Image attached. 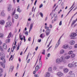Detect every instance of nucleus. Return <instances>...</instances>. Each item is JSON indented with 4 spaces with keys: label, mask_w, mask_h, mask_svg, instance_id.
Segmentation results:
<instances>
[{
    "label": "nucleus",
    "mask_w": 77,
    "mask_h": 77,
    "mask_svg": "<svg viewBox=\"0 0 77 77\" xmlns=\"http://www.w3.org/2000/svg\"><path fill=\"white\" fill-rule=\"evenodd\" d=\"M62 37V36H61L60 37L59 40L58 41V42L57 43L55 47V49H56V48H57L58 46H59V45H60V39H61Z\"/></svg>",
    "instance_id": "nucleus-1"
},
{
    "label": "nucleus",
    "mask_w": 77,
    "mask_h": 77,
    "mask_svg": "<svg viewBox=\"0 0 77 77\" xmlns=\"http://www.w3.org/2000/svg\"><path fill=\"white\" fill-rule=\"evenodd\" d=\"M8 39H7L5 41V43H9V42H10V33H9V35H8Z\"/></svg>",
    "instance_id": "nucleus-2"
},
{
    "label": "nucleus",
    "mask_w": 77,
    "mask_h": 77,
    "mask_svg": "<svg viewBox=\"0 0 77 77\" xmlns=\"http://www.w3.org/2000/svg\"><path fill=\"white\" fill-rule=\"evenodd\" d=\"M57 75H58V77H62V76H63V74L61 72H59L57 73Z\"/></svg>",
    "instance_id": "nucleus-3"
},
{
    "label": "nucleus",
    "mask_w": 77,
    "mask_h": 77,
    "mask_svg": "<svg viewBox=\"0 0 77 77\" xmlns=\"http://www.w3.org/2000/svg\"><path fill=\"white\" fill-rule=\"evenodd\" d=\"M50 29L47 30L45 31V33L47 35V36H48L50 35Z\"/></svg>",
    "instance_id": "nucleus-4"
},
{
    "label": "nucleus",
    "mask_w": 77,
    "mask_h": 77,
    "mask_svg": "<svg viewBox=\"0 0 77 77\" xmlns=\"http://www.w3.org/2000/svg\"><path fill=\"white\" fill-rule=\"evenodd\" d=\"M64 58V56H62L59 59L60 61V62H63Z\"/></svg>",
    "instance_id": "nucleus-5"
},
{
    "label": "nucleus",
    "mask_w": 77,
    "mask_h": 77,
    "mask_svg": "<svg viewBox=\"0 0 77 77\" xmlns=\"http://www.w3.org/2000/svg\"><path fill=\"white\" fill-rule=\"evenodd\" d=\"M0 15L1 17L5 16V14L4 13V11H2L1 12V13L0 14Z\"/></svg>",
    "instance_id": "nucleus-6"
},
{
    "label": "nucleus",
    "mask_w": 77,
    "mask_h": 77,
    "mask_svg": "<svg viewBox=\"0 0 77 77\" xmlns=\"http://www.w3.org/2000/svg\"><path fill=\"white\" fill-rule=\"evenodd\" d=\"M72 65L74 67H75L77 66V64L76 62H73L72 63Z\"/></svg>",
    "instance_id": "nucleus-7"
},
{
    "label": "nucleus",
    "mask_w": 77,
    "mask_h": 77,
    "mask_svg": "<svg viewBox=\"0 0 77 77\" xmlns=\"http://www.w3.org/2000/svg\"><path fill=\"white\" fill-rule=\"evenodd\" d=\"M3 47L4 50L7 49V45L5 43H4L3 45Z\"/></svg>",
    "instance_id": "nucleus-8"
},
{
    "label": "nucleus",
    "mask_w": 77,
    "mask_h": 77,
    "mask_svg": "<svg viewBox=\"0 0 77 77\" xmlns=\"http://www.w3.org/2000/svg\"><path fill=\"white\" fill-rule=\"evenodd\" d=\"M45 76V77H49L50 76V73L48 72H46Z\"/></svg>",
    "instance_id": "nucleus-9"
},
{
    "label": "nucleus",
    "mask_w": 77,
    "mask_h": 77,
    "mask_svg": "<svg viewBox=\"0 0 77 77\" xmlns=\"http://www.w3.org/2000/svg\"><path fill=\"white\" fill-rule=\"evenodd\" d=\"M0 64L3 68H5V64L4 63H3V62H1Z\"/></svg>",
    "instance_id": "nucleus-10"
},
{
    "label": "nucleus",
    "mask_w": 77,
    "mask_h": 77,
    "mask_svg": "<svg viewBox=\"0 0 77 77\" xmlns=\"http://www.w3.org/2000/svg\"><path fill=\"white\" fill-rule=\"evenodd\" d=\"M76 36H77V34L74 32L72 33L71 35V36L72 37H75Z\"/></svg>",
    "instance_id": "nucleus-11"
},
{
    "label": "nucleus",
    "mask_w": 77,
    "mask_h": 77,
    "mask_svg": "<svg viewBox=\"0 0 77 77\" xmlns=\"http://www.w3.org/2000/svg\"><path fill=\"white\" fill-rule=\"evenodd\" d=\"M70 44L71 45H74L75 44V41L74 40H72L70 42Z\"/></svg>",
    "instance_id": "nucleus-12"
},
{
    "label": "nucleus",
    "mask_w": 77,
    "mask_h": 77,
    "mask_svg": "<svg viewBox=\"0 0 77 77\" xmlns=\"http://www.w3.org/2000/svg\"><path fill=\"white\" fill-rule=\"evenodd\" d=\"M0 59L2 60L4 63H5L6 62V60H5V59L3 57H1L0 58Z\"/></svg>",
    "instance_id": "nucleus-13"
},
{
    "label": "nucleus",
    "mask_w": 77,
    "mask_h": 77,
    "mask_svg": "<svg viewBox=\"0 0 77 77\" xmlns=\"http://www.w3.org/2000/svg\"><path fill=\"white\" fill-rule=\"evenodd\" d=\"M56 63H60L59 59L57 58L56 60Z\"/></svg>",
    "instance_id": "nucleus-14"
},
{
    "label": "nucleus",
    "mask_w": 77,
    "mask_h": 77,
    "mask_svg": "<svg viewBox=\"0 0 77 77\" xmlns=\"http://www.w3.org/2000/svg\"><path fill=\"white\" fill-rule=\"evenodd\" d=\"M39 69V66L38 65H37L35 69V71H38Z\"/></svg>",
    "instance_id": "nucleus-15"
},
{
    "label": "nucleus",
    "mask_w": 77,
    "mask_h": 77,
    "mask_svg": "<svg viewBox=\"0 0 77 77\" xmlns=\"http://www.w3.org/2000/svg\"><path fill=\"white\" fill-rule=\"evenodd\" d=\"M10 26V22H8L7 23L6 26H5L6 27H9Z\"/></svg>",
    "instance_id": "nucleus-16"
},
{
    "label": "nucleus",
    "mask_w": 77,
    "mask_h": 77,
    "mask_svg": "<svg viewBox=\"0 0 77 77\" xmlns=\"http://www.w3.org/2000/svg\"><path fill=\"white\" fill-rule=\"evenodd\" d=\"M77 14V12L73 15L72 17L70 20V22H71V21H72V18H74V16H75V15H76Z\"/></svg>",
    "instance_id": "nucleus-17"
},
{
    "label": "nucleus",
    "mask_w": 77,
    "mask_h": 77,
    "mask_svg": "<svg viewBox=\"0 0 77 77\" xmlns=\"http://www.w3.org/2000/svg\"><path fill=\"white\" fill-rule=\"evenodd\" d=\"M41 58H40L39 59V63H40V64L39 65V67H41L42 66V62H41Z\"/></svg>",
    "instance_id": "nucleus-18"
},
{
    "label": "nucleus",
    "mask_w": 77,
    "mask_h": 77,
    "mask_svg": "<svg viewBox=\"0 0 77 77\" xmlns=\"http://www.w3.org/2000/svg\"><path fill=\"white\" fill-rule=\"evenodd\" d=\"M0 56L2 57H5V54L2 52H0Z\"/></svg>",
    "instance_id": "nucleus-19"
},
{
    "label": "nucleus",
    "mask_w": 77,
    "mask_h": 77,
    "mask_svg": "<svg viewBox=\"0 0 77 77\" xmlns=\"http://www.w3.org/2000/svg\"><path fill=\"white\" fill-rule=\"evenodd\" d=\"M0 24H1V25H3L5 24V21L4 20H2L0 22Z\"/></svg>",
    "instance_id": "nucleus-20"
},
{
    "label": "nucleus",
    "mask_w": 77,
    "mask_h": 77,
    "mask_svg": "<svg viewBox=\"0 0 77 77\" xmlns=\"http://www.w3.org/2000/svg\"><path fill=\"white\" fill-rule=\"evenodd\" d=\"M68 66L69 67V68H71V67H72V66H72V63L69 64L68 65Z\"/></svg>",
    "instance_id": "nucleus-21"
},
{
    "label": "nucleus",
    "mask_w": 77,
    "mask_h": 77,
    "mask_svg": "<svg viewBox=\"0 0 77 77\" xmlns=\"http://www.w3.org/2000/svg\"><path fill=\"white\" fill-rule=\"evenodd\" d=\"M32 27H33V24L31 23V24L30 26L29 31H30V30H32Z\"/></svg>",
    "instance_id": "nucleus-22"
},
{
    "label": "nucleus",
    "mask_w": 77,
    "mask_h": 77,
    "mask_svg": "<svg viewBox=\"0 0 77 77\" xmlns=\"http://www.w3.org/2000/svg\"><path fill=\"white\" fill-rule=\"evenodd\" d=\"M75 56V54H73L70 56L71 58H74Z\"/></svg>",
    "instance_id": "nucleus-23"
},
{
    "label": "nucleus",
    "mask_w": 77,
    "mask_h": 77,
    "mask_svg": "<svg viewBox=\"0 0 77 77\" xmlns=\"http://www.w3.org/2000/svg\"><path fill=\"white\" fill-rule=\"evenodd\" d=\"M69 75H71L74 74V73H73V72L72 71H70L69 73Z\"/></svg>",
    "instance_id": "nucleus-24"
},
{
    "label": "nucleus",
    "mask_w": 77,
    "mask_h": 77,
    "mask_svg": "<svg viewBox=\"0 0 77 77\" xmlns=\"http://www.w3.org/2000/svg\"><path fill=\"white\" fill-rule=\"evenodd\" d=\"M14 17L15 19H17L18 18V16L17 14H15L14 15Z\"/></svg>",
    "instance_id": "nucleus-25"
},
{
    "label": "nucleus",
    "mask_w": 77,
    "mask_h": 77,
    "mask_svg": "<svg viewBox=\"0 0 77 77\" xmlns=\"http://www.w3.org/2000/svg\"><path fill=\"white\" fill-rule=\"evenodd\" d=\"M64 72H68V69H64Z\"/></svg>",
    "instance_id": "nucleus-26"
},
{
    "label": "nucleus",
    "mask_w": 77,
    "mask_h": 77,
    "mask_svg": "<svg viewBox=\"0 0 77 77\" xmlns=\"http://www.w3.org/2000/svg\"><path fill=\"white\" fill-rule=\"evenodd\" d=\"M0 38H3V34L2 33H0Z\"/></svg>",
    "instance_id": "nucleus-27"
},
{
    "label": "nucleus",
    "mask_w": 77,
    "mask_h": 77,
    "mask_svg": "<svg viewBox=\"0 0 77 77\" xmlns=\"http://www.w3.org/2000/svg\"><path fill=\"white\" fill-rule=\"evenodd\" d=\"M70 58V56L69 55H67L66 57V59H69Z\"/></svg>",
    "instance_id": "nucleus-28"
},
{
    "label": "nucleus",
    "mask_w": 77,
    "mask_h": 77,
    "mask_svg": "<svg viewBox=\"0 0 77 77\" xmlns=\"http://www.w3.org/2000/svg\"><path fill=\"white\" fill-rule=\"evenodd\" d=\"M65 52V51L63 50H61L60 51V54H63Z\"/></svg>",
    "instance_id": "nucleus-29"
},
{
    "label": "nucleus",
    "mask_w": 77,
    "mask_h": 77,
    "mask_svg": "<svg viewBox=\"0 0 77 77\" xmlns=\"http://www.w3.org/2000/svg\"><path fill=\"white\" fill-rule=\"evenodd\" d=\"M3 72V69L2 68H0V73H2Z\"/></svg>",
    "instance_id": "nucleus-30"
},
{
    "label": "nucleus",
    "mask_w": 77,
    "mask_h": 77,
    "mask_svg": "<svg viewBox=\"0 0 77 77\" xmlns=\"http://www.w3.org/2000/svg\"><path fill=\"white\" fill-rule=\"evenodd\" d=\"M72 53H73V51H69V55L71 54H72Z\"/></svg>",
    "instance_id": "nucleus-31"
},
{
    "label": "nucleus",
    "mask_w": 77,
    "mask_h": 77,
    "mask_svg": "<svg viewBox=\"0 0 77 77\" xmlns=\"http://www.w3.org/2000/svg\"><path fill=\"white\" fill-rule=\"evenodd\" d=\"M0 50L2 51H3V47L2 46H0Z\"/></svg>",
    "instance_id": "nucleus-32"
},
{
    "label": "nucleus",
    "mask_w": 77,
    "mask_h": 77,
    "mask_svg": "<svg viewBox=\"0 0 77 77\" xmlns=\"http://www.w3.org/2000/svg\"><path fill=\"white\" fill-rule=\"evenodd\" d=\"M45 49H43V52L42 53V54H45Z\"/></svg>",
    "instance_id": "nucleus-33"
},
{
    "label": "nucleus",
    "mask_w": 77,
    "mask_h": 77,
    "mask_svg": "<svg viewBox=\"0 0 77 77\" xmlns=\"http://www.w3.org/2000/svg\"><path fill=\"white\" fill-rule=\"evenodd\" d=\"M63 47L64 48L66 49L68 47V45H64L63 46Z\"/></svg>",
    "instance_id": "nucleus-34"
},
{
    "label": "nucleus",
    "mask_w": 77,
    "mask_h": 77,
    "mask_svg": "<svg viewBox=\"0 0 77 77\" xmlns=\"http://www.w3.org/2000/svg\"><path fill=\"white\" fill-rule=\"evenodd\" d=\"M70 77H75V75L74 74H72V75H70L69 76Z\"/></svg>",
    "instance_id": "nucleus-35"
},
{
    "label": "nucleus",
    "mask_w": 77,
    "mask_h": 77,
    "mask_svg": "<svg viewBox=\"0 0 77 77\" xmlns=\"http://www.w3.org/2000/svg\"><path fill=\"white\" fill-rule=\"evenodd\" d=\"M45 29H46V30H49V27L47 26H45Z\"/></svg>",
    "instance_id": "nucleus-36"
},
{
    "label": "nucleus",
    "mask_w": 77,
    "mask_h": 77,
    "mask_svg": "<svg viewBox=\"0 0 77 77\" xmlns=\"http://www.w3.org/2000/svg\"><path fill=\"white\" fill-rule=\"evenodd\" d=\"M76 21H77L76 20H74L73 21V22L72 23V25H74V24H75V22H76Z\"/></svg>",
    "instance_id": "nucleus-37"
},
{
    "label": "nucleus",
    "mask_w": 77,
    "mask_h": 77,
    "mask_svg": "<svg viewBox=\"0 0 77 77\" xmlns=\"http://www.w3.org/2000/svg\"><path fill=\"white\" fill-rule=\"evenodd\" d=\"M48 70L49 71H51L52 70V68H51V67H49L48 69Z\"/></svg>",
    "instance_id": "nucleus-38"
},
{
    "label": "nucleus",
    "mask_w": 77,
    "mask_h": 77,
    "mask_svg": "<svg viewBox=\"0 0 77 77\" xmlns=\"http://www.w3.org/2000/svg\"><path fill=\"white\" fill-rule=\"evenodd\" d=\"M15 46H13V50L12 51L11 50V51L13 52L14 51V50H15Z\"/></svg>",
    "instance_id": "nucleus-39"
},
{
    "label": "nucleus",
    "mask_w": 77,
    "mask_h": 77,
    "mask_svg": "<svg viewBox=\"0 0 77 77\" xmlns=\"http://www.w3.org/2000/svg\"><path fill=\"white\" fill-rule=\"evenodd\" d=\"M74 5H75V2H74L73 4L72 5V7L69 9V10H70V9H71V8H72V7H73V6H74Z\"/></svg>",
    "instance_id": "nucleus-40"
},
{
    "label": "nucleus",
    "mask_w": 77,
    "mask_h": 77,
    "mask_svg": "<svg viewBox=\"0 0 77 77\" xmlns=\"http://www.w3.org/2000/svg\"><path fill=\"white\" fill-rule=\"evenodd\" d=\"M40 15H41V17H42V18H43V14H42V13L40 12Z\"/></svg>",
    "instance_id": "nucleus-41"
},
{
    "label": "nucleus",
    "mask_w": 77,
    "mask_h": 77,
    "mask_svg": "<svg viewBox=\"0 0 77 77\" xmlns=\"http://www.w3.org/2000/svg\"><path fill=\"white\" fill-rule=\"evenodd\" d=\"M13 69H14V66H11L10 67V69H12V71Z\"/></svg>",
    "instance_id": "nucleus-42"
},
{
    "label": "nucleus",
    "mask_w": 77,
    "mask_h": 77,
    "mask_svg": "<svg viewBox=\"0 0 77 77\" xmlns=\"http://www.w3.org/2000/svg\"><path fill=\"white\" fill-rule=\"evenodd\" d=\"M15 14V10H14V11L12 13V15H14Z\"/></svg>",
    "instance_id": "nucleus-43"
},
{
    "label": "nucleus",
    "mask_w": 77,
    "mask_h": 77,
    "mask_svg": "<svg viewBox=\"0 0 77 77\" xmlns=\"http://www.w3.org/2000/svg\"><path fill=\"white\" fill-rule=\"evenodd\" d=\"M10 37H11V38H12V37H13V35L12 34L11 32L10 33Z\"/></svg>",
    "instance_id": "nucleus-44"
},
{
    "label": "nucleus",
    "mask_w": 77,
    "mask_h": 77,
    "mask_svg": "<svg viewBox=\"0 0 77 77\" xmlns=\"http://www.w3.org/2000/svg\"><path fill=\"white\" fill-rule=\"evenodd\" d=\"M19 48H20V45H18L17 48V50H19Z\"/></svg>",
    "instance_id": "nucleus-45"
},
{
    "label": "nucleus",
    "mask_w": 77,
    "mask_h": 77,
    "mask_svg": "<svg viewBox=\"0 0 77 77\" xmlns=\"http://www.w3.org/2000/svg\"><path fill=\"white\" fill-rule=\"evenodd\" d=\"M23 40L24 41V42H26V39H25V36H23Z\"/></svg>",
    "instance_id": "nucleus-46"
},
{
    "label": "nucleus",
    "mask_w": 77,
    "mask_h": 77,
    "mask_svg": "<svg viewBox=\"0 0 77 77\" xmlns=\"http://www.w3.org/2000/svg\"><path fill=\"white\" fill-rule=\"evenodd\" d=\"M43 6V5H42V4L41 5H40L39 6V8H42Z\"/></svg>",
    "instance_id": "nucleus-47"
},
{
    "label": "nucleus",
    "mask_w": 77,
    "mask_h": 77,
    "mask_svg": "<svg viewBox=\"0 0 77 77\" xmlns=\"http://www.w3.org/2000/svg\"><path fill=\"white\" fill-rule=\"evenodd\" d=\"M34 76L35 77H38V76H39V75L38 74H35L34 75Z\"/></svg>",
    "instance_id": "nucleus-48"
},
{
    "label": "nucleus",
    "mask_w": 77,
    "mask_h": 77,
    "mask_svg": "<svg viewBox=\"0 0 77 77\" xmlns=\"http://www.w3.org/2000/svg\"><path fill=\"white\" fill-rule=\"evenodd\" d=\"M49 27L51 28V29H52V25L50 24L49 26Z\"/></svg>",
    "instance_id": "nucleus-49"
},
{
    "label": "nucleus",
    "mask_w": 77,
    "mask_h": 77,
    "mask_svg": "<svg viewBox=\"0 0 77 77\" xmlns=\"http://www.w3.org/2000/svg\"><path fill=\"white\" fill-rule=\"evenodd\" d=\"M51 48V46H50L49 47V48L48 49L47 51H48L50 50V48Z\"/></svg>",
    "instance_id": "nucleus-50"
},
{
    "label": "nucleus",
    "mask_w": 77,
    "mask_h": 77,
    "mask_svg": "<svg viewBox=\"0 0 77 77\" xmlns=\"http://www.w3.org/2000/svg\"><path fill=\"white\" fill-rule=\"evenodd\" d=\"M62 21H61L59 23V26L62 25Z\"/></svg>",
    "instance_id": "nucleus-51"
},
{
    "label": "nucleus",
    "mask_w": 77,
    "mask_h": 77,
    "mask_svg": "<svg viewBox=\"0 0 77 77\" xmlns=\"http://www.w3.org/2000/svg\"><path fill=\"white\" fill-rule=\"evenodd\" d=\"M50 56V53L48 54L47 57H49Z\"/></svg>",
    "instance_id": "nucleus-52"
},
{
    "label": "nucleus",
    "mask_w": 77,
    "mask_h": 77,
    "mask_svg": "<svg viewBox=\"0 0 77 77\" xmlns=\"http://www.w3.org/2000/svg\"><path fill=\"white\" fill-rule=\"evenodd\" d=\"M43 35V34H41L40 36V38H42V37H43V36H42Z\"/></svg>",
    "instance_id": "nucleus-53"
},
{
    "label": "nucleus",
    "mask_w": 77,
    "mask_h": 77,
    "mask_svg": "<svg viewBox=\"0 0 77 77\" xmlns=\"http://www.w3.org/2000/svg\"><path fill=\"white\" fill-rule=\"evenodd\" d=\"M38 47L37 46L36 47V48H35V51H37V50H38Z\"/></svg>",
    "instance_id": "nucleus-54"
},
{
    "label": "nucleus",
    "mask_w": 77,
    "mask_h": 77,
    "mask_svg": "<svg viewBox=\"0 0 77 77\" xmlns=\"http://www.w3.org/2000/svg\"><path fill=\"white\" fill-rule=\"evenodd\" d=\"M30 59H29L27 61V63H29L30 62Z\"/></svg>",
    "instance_id": "nucleus-55"
},
{
    "label": "nucleus",
    "mask_w": 77,
    "mask_h": 77,
    "mask_svg": "<svg viewBox=\"0 0 77 77\" xmlns=\"http://www.w3.org/2000/svg\"><path fill=\"white\" fill-rule=\"evenodd\" d=\"M41 39H38V42H41Z\"/></svg>",
    "instance_id": "nucleus-56"
},
{
    "label": "nucleus",
    "mask_w": 77,
    "mask_h": 77,
    "mask_svg": "<svg viewBox=\"0 0 77 77\" xmlns=\"http://www.w3.org/2000/svg\"><path fill=\"white\" fill-rule=\"evenodd\" d=\"M8 20H10V16H9L7 18Z\"/></svg>",
    "instance_id": "nucleus-57"
},
{
    "label": "nucleus",
    "mask_w": 77,
    "mask_h": 77,
    "mask_svg": "<svg viewBox=\"0 0 77 77\" xmlns=\"http://www.w3.org/2000/svg\"><path fill=\"white\" fill-rule=\"evenodd\" d=\"M17 69H18V67H19V64L18 63L17 64Z\"/></svg>",
    "instance_id": "nucleus-58"
},
{
    "label": "nucleus",
    "mask_w": 77,
    "mask_h": 77,
    "mask_svg": "<svg viewBox=\"0 0 77 77\" xmlns=\"http://www.w3.org/2000/svg\"><path fill=\"white\" fill-rule=\"evenodd\" d=\"M25 34L27 35H28V32L26 31L25 33Z\"/></svg>",
    "instance_id": "nucleus-59"
},
{
    "label": "nucleus",
    "mask_w": 77,
    "mask_h": 77,
    "mask_svg": "<svg viewBox=\"0 0 77 77\" xmlns=\"http://www.w3.org/2000/svg\"><path fill=\"white\" fill-rule=\"evenodd\" d=\"M50 43H49V44L47 46V48H48V47L50 46Z\"/></svg>",
    "instance_id": "nucleus-60"
},
{
    "label": "nucleus",
    "mask_w": 77,
    "mask_h": 77,
    "mask_svg": "<svg viewBox=\"0 0 77 77\" xmlns=\"http://www.w3.org/2000/svg\"><path fill=\"white\" fill-rule=\"evenodd\" d=\"M22 36V35H21V33H20L19 35V38H21Z\"/></svg>",
    "instance_id": "nucleus-61"
},
{
    "label": "nucleus",
    "mask_w": 77,
    "mask_h": 77,
    "mask_svg": "<svg viewBox=\"0 0 77 77\" xmlns=\"http://www.w3.org/2000/svg\"><path fill=\"white\" fill-rule=\"evenodd\" d=\"M30 39H31V38L30 37H29L28 38V41H30Z\"/></svg>",
    "instance_id": "nucleus-62"
},
{
    "label": "nucleus",
    "mask_w": 77,
    "mask_h": 77,
    "mask_svg": "<svg viewBox=\"0 0 77 77\" xmlns=\"http://www.w3.org/2000/svg\"><path fill=\"white\" fill-rule=\"evenodd\" d=\"M36 2H37V0H35V3H34V5H36Z\"/></svg>",
    "instance_id": "nucleus-63"
},
{
    "label": "nucleus",
    "mask_w": 77,
    "mask_h": 77,
    "mask_svg": "<svg viewBox=\"0 0 77 77\" xmlns=\"http://www.w3.org/2000/svg\"><path fill=\"white\" fill-rule=\"evenodd\" d=\"M74 47H75V48H77V44H76L75 45Z\"/></svg>",
    "instance_id": "nucleus-64"
}]
</instances>
